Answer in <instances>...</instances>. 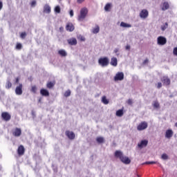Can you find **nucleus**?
Instances as JSON below:
<instances>
[{"label": "nucleus", "mask_w": 177, "mask_h": 177, "mask_svg": "<svg viewBox=\"0 0 177 177\" xmlns=\"http://www.w3.org/2000/svg\"><path fill=\"white\" fill-rule=\"evenodd\" d=\"M26 37H27V33H26V32H23L21 33L20 37L22 39H24V38H26Z\"/></svg>", "instance_id": "36"}, {"label": "nucleus", "mask_w": 177, "mask_h": 177, "mask_svg": "<svg viewBox=\"0 0 177 177\" xmlns=\"http://www.w3.org/2000/svg\"><path fill=\"white\" fill-rule=\"evenodd\" d=\"M24 153H26V149L24 146L19 145L17 149V153L19 156H24Z\"/></svg>", "instance_id": "14"}, {"label": "nucleus", "mask_w": 177, "mask_h": 177, "mask_svg": "<svg viewBox=\"0 0 177 177\" xmlns=\"http://www.w3.org/2000/svg\"><path fill=\"white\" fill-rule=\"evenodd\" d=\"M55 85H56V81L54 80L53 82H48L46 84V88H48V89H52V88H53Z\"/></svg>", "instance_id": "19"}, {"label": "nucleus", "mask_w": 177, "mask_h": 177, "mask_svg": "<svg viewBox=\"0 0 177 177\" xmlns=\"http://www.w3.org/2000/svg\"><path fill=\"white\" fill-rule=\"evenodd\" d=\"M50 12H52L50 6L48 4H45L43 9V13H46L47 15H49Z\"/></svg>", "instance_id": "15"}, {"label": "nucleus", "mask_w": 177, "mask_h": 177, "mask_svg": "<svg viewBox=\"0 0 177 177\" xmlns=\"http://www.w3.org/2000/svg\"><path fill=\"white\" fill-rule=\"evenodd\" d=\"M149 144V141L147 140H142L140 143L138 144V147L140 149H143V147H146Z\"/></svg>", "instance_id": "16"}, {"label": "nucleus", "mask_w": 177, "mask_h": 177, "mask_svg": "<svg viewBox=\"0 0 177 177\" xmlns=\"http://www.w3.org/2000/svg\"><path fill=\"white\" fill-rule=\"evenodd\" d=\"M109 62H110V59H109V57H100L98 59V63L100 66H102V67H106L109 66Z\"/></svg>", "instance_id": "3"}, {"label": "nucleus", "mask_w": 177, "mask_h": 177, "mask_svg": "<svg viewBox=\"0 0 177 177\" xmlns=\"http://www.w3.org/2000/svg\"><path fill=\"white\" fill-rule=\"evenodd\" d=\"M37 86H32V87H31V92H32V93H37Z\"/></svg>", "instance_id": "35"}, {"label": "nucleus", "mask_w": 177, "mask_h": 177, "mask_svg": "<svg viewBox=\"0 0 177 177\" xmlns=\"http://www.w3.org/2000/svg\"><path fill=\"white\" fill-rule=\"evenodd\" d=\"M169 9V3L168 2H164L162 3V10H168Z\"/></svg>", "instance_id": "22"}, {"label": "nucleus", "mask_w": 177, "mask_h": 177, "mask_svg": "<svg viewBox=\"0 0 177 177\" xmlns=\"http://www.w3.org/2000/svg\"><path fill=\"white\" fill-rule=\"evenodd\" d=\"M175 127H177V122H176V123H175Z\"/></svg>", "instance_id": "54"}, {"label": "nucleus", "mask_w": 177, "mask_h": 177, "mask_svg": "<svg viewBox=\"0 0 177 177\" xmlns=\"http://www.w3.org/2000/svg\"><path fill=\"white\" fill-rule=\"evenodd\" d=\"M41 99L39 98V103H41Z\"/></svg>", "instance_id": "53"}, {"label": "nucleus", "mask_w": 177, "mask_h": 177, "mask_svg": "<svg viewBox=\"0 0 177 177\" xmlns=\"http://www.w3.org/2000/svg\"><path fill=\"white\" fill-rule=\"evenodd\" d=\"M66 31H68L69 32H73V31H74V30H75V27L74 26L73 23L68 22L66 24Z\"/></svg>", "instance_id": "7"}, {"label": "nucleus", "mask_w": 177, "mask_h": 177, "mask_svg": "<svg viewBox=\"0 0 177 177\" xmlns=\"http://www.w3.org/2000/svg\"><path fill=\"white\" fill-rule=\"evenodd\" d=\"M173 53L175 56H177V47L174 48Z\"/></svg>", "instance_id": "43"}, {"label": "nucleus", "mask_w": 177, "mask_h": 177, "mask_svg": "<svg viewBox=\"0 0 177 177\" xmlns=\"http://www.w3.org/2000/svg\"><path fill=\"white\" fill-rule=\"evenodd\" d=\"M85 0H77V3H82Z\"/></svg>", "instance_id": "51"}, {"label": "nucleus", "mask_w": 177, "mask_h": 177, "mask_svg": "<svg viewBox=\"0 0 177 177\" xmlns=\"http://www.w3.org/2000/svg\"><path fill=\"white\" fill-rule=\"evenodd\" d=\"M116 115L117 117H122L124 115V110L119 109L116 111Z\"/></svg>", "instance_id": "26"}, {"label": "nucleus", "mask_w": 177, "mask_h": 177, "mask_svg": "<svg viewBox=\"0 0 177 177\" xmlns=\"http://www.w3.org/2000/svg\"><path fill=\"white\" fill-rule=\"evenodd\" d=\"M162 83H161V82H158V84H156V88H158V89H160V88H162Z\"/></svg>", "instance_id": "41"}, {"label": "nucleus", "mask_w": 177, "mask_h": 177, "mask_svg": "<svg viewBox=\"0 0 177 177\" xmlns=\"http://www.w3.org/2000/svg\"><path fill=\"white\" fill-rule=\"evenodd\" d=\"M65 135L70 139L71 140H74L75 139V133L73 131H70L68 130L66 131Z\"/></svg>", "instance_id": "10"}, {"label": "nucleus", "mask_w": 177, "mask_h": 177, "mask_svg": "<svg viewBox=\"0 0 177 177\" xmlns=\"http://www.w3.org/2000/svg\"><path fill=\"white\" fill-rule=\"evenodd\" d=\"M1 118L4 121H10V119L12 118V116L8 112H3L1 113Z\"/></svg>", "instance_id": "9"}, {"label": "nucleus", "mask_w": 177, "mask_h": 177, "mask_svg": "<svg viewBox=\"0 0 177 177\" xmlns=\"http://www.w3.org/2000/svg\"><path fill=\"white\" fill-rule=\"evenodd\" d=\"M71 91L70 90H67L65 93H64V96L65 97H68V96H71Z\"/></svg>", "instance_id": "33"}, {"label": "nucleus", "mask_w": 177, "mask_h": 177, "mask_svg": "<svg viewBox=\"0 0 177 177\" xmlns=\"http://www.w3.org/2000/svg\"><path fill=\"white\" fill-rule=\"evenodd\" d=\"M111 9V3H108L104 6V10L105 12H110V10Z\"/></svg>", "instance_id": "25"}, {"label": "nucleus", "mask_w": 177, "mask_h": 177, "mask_svg": "<svg viewBox=\"0 0 177 177\" xmlns=\"http://www.w3.org/2000/svg\"><path fill=\"white\" fill-rule=\"evenodd\" d=\"M79 39H80V41H84L85 37L84 36H80Z\"/></svg>", "instance_id": "44"}, {"label": "nucleus", "mask_w": 177, "mask_h": 177, "mask_svg": "<svg viewBox=\"0 0 177 177\" xmlns=\"http://www.w3.org/2000/svg\"><path fill=\"white\" fill-rule=\"evenodd\" d=\"M118 52H119L118 48H115L114 53H118Z\"/></svg>", "instance_id": "52"}, {"label": "nucleus", "mask_w": 177, "mask_h": 177, "mask_svg": "<svg viewBox=\"0 0 177 177\" xmlns=\"http://www.w3.org/2000/svg\"><path fill=\"white\" fill-rule=\"evenodd\" d=\"M102 102L104 104H109V100H107V97L105 95L102 96Z\"/></svg>", "instance_id": "28"}, {"label": "nucleus", "mask_w": 177, "mask_h": 177, "mask_svg": "<svg viewBox=\"0 0 177 177\" xmlns=\"http://www.w3.org/2000/svg\"><path fill=\"white\" fill-rule=\"evenodd\" d=\"M12 135L13 136H15V138H19V136H21V129L20 128H15L14 130H12Z\"/></svg>", "instance_id": "11"}, {"label": "nucleus", "mask_w": 177, "mask_h": 177, "mask_svg": "<svg viewBox=\"0 0 177 177\" xmlns=\"http://www.w3.org/2000/svg\"><path fill=\"white\" fill-rule=\"evenodd\" d=\"M115 81H122L124 80V73L118 72L114 77Z\"/></svg>", "instance_id": "12"}, {"label": "nucleus", "mask_w": 177, "mask_h": 177, "mask_svg": "<svg viewBox=\"0 0 177 177\" xmlns=\"http://www.w3.org/2000/svg\"><path fill=\"white\" fill-rule=\"evenodd\" d=\"M99 31H100V28L99 27V26H97L95 28H94L93 29V34H97V32H99Z\"/></svg>", "instance_id": "30"}, {"label": "nucleus", "mask_w": 177, "mask_h": 177, "mask_svg": "<svg viewBox=\"0 0 177 177\" xmlns=\"http://www.w3.org/2000/svg\"><path fill=\"white\" fill-rule=\"evenodd\" d=\"M147 127H149V124H147V122H141L137 127L138 131H145V129H147Z\"/></svg>", "instance_id": "4"}, {"label": "nucleus", "mask_w": 177, "mask_h": 177, "mask_svg": "<svg viewBox=\"0 0 177 177\" xmlns=\"http://www.w3.org/2000/svg\"><path fill=\"white\" fill-rule=\"evenodd\" d=\"M69 15H70L71 17H73L74 16V10H70Z\"/></svg>", "instance_id": "42"}, {"label": "nucleus", "mask_w": 177, "mask_h": 177, "mask_svg": "<svg viewBox=\"0 0 177 177\" xmlns=\"http://www.w3.org/2000/svg\"><path fill=\"white\" fill-rule=\"evenodd\" d=\"M147 63H149V59H146L145 60H144L143 64H147Z\"/></svg>", "instance_id": "50"}, {"label": "nucleus", "mask_w": 177, "mask_h": 177, "mask_svg": "<svg viewBox=\"0 0 177 177\" xmlns=\"http://www.w3.org/2000/svg\"><path fill=\"white\" fill-rule=\"evenodd\" d=\"M158 45H165L167 44V38L162 36H159L157 39Z\"/></svg>", "instance_id": "6"}, {"label": "nucleus", "mask_w": 177, "mask_h": 177, "mask_svg": "<svg viewBox=\"0 0 177 177\" xmlns=\"http://www.w3.org/2000/svg\"><path fill=\"white\" fill-rule=\"evenodd\" d=\"M145 164L153 165V164H157V162H156V161H148V162H145Z\"/></svg>", "instance_id": "40"}, {"label": "nucleus", "mask_w": 177, "mask_h": 177, "mask_svg": "<svg viewBox=\"0 0 177 177\" xmlns=\"http://www.w3.org/2000/svg\"><path fill=\"white\" fill-rule=\"evenodd\" d=\"M6 88V89H10V88H12V82H10V81H7Z\"/></svg>", "instance_id": "31"}, {"label": "nucleus", "mask_w": 177, "mask_h": 177, "mask_svg": "<svg viewBox=\"0 0 177 177\" xmlns=\"http://www.w3.org/2000/svg\"><path fill=\"white\" fill-rule=\"evenodd\" d=\"M88 8H82L80 10V15L77 16L78 21H84L86 18V16H88Z\"/></svg>", "instance_id": "2"}, {"label": "nucleus", "mask_w": 177, "mask_h": 177, "mask_svg": "<svg viewBox=\"0 0 177 177\" xmlns=\"http://www.w3.org/2000/svg\"><path fill=\"white\" fill-rule=\"evenodd\" d=\"M23 48V46L21 45V44L20 43H17L16 45V49H18L19 50H20V49H21Z\"/></svg>", "instance_id": "37"}, {"label": "nucleus", "mask_w": 177, "mask_h": 177, "mask_svg": "<svg viewBox=\"0 0 177 177\" xmlns=\"http://www.w3.org/2000/svg\"><path fill=\"white\" fill-rule=\"evenodd\" d=\"M2 8H3V3L0 1V10H2Z\"/></svg>", "instance_id": "47"}, {"label": "nucleus", "mask_w": 177, "mask_h": 177, "mask_svg": "<svg viewBox=\"0 0 177 177\" xmlns=\"http://www.w3.org/2000/svg\"><path fill=\"white\" fill-rule=\"evenodd\" d=\"M58 55L62 56V57H66V56H67V53L64 50H59L58 51Z\"/></svg>", "instance_id": "23"}, {"label": "nucleus", "mask_w": 177, "mask_h": 177, "mask_svg": "<svg viewBox=\"0 0 177 177\" xmlns=\"http://www.w3.org/2000/svg\"><path fill=\"white\" fill-rule=\"evenodd\" d=\"M126 50H131V46L127 45L125 47Z\"/></svg>", "instance_id": "46"}, {"label": "nucleus", "mask_w": 177, "mask_h": 177, "mask_svg": "<svg viewBox=\"0 0 177 177\" xmlns=\"http://www.w3.org/2000/svg\"><path fill=\"white\" fill-rule=\"evenodd\" d=\"M54 12L55 13H60V12H62V9L60 8V6H57L55 7L54 8Z\"/></svg>", "instance_id": "29"}, {"label": "nucleus", "mask_w": 177, "mask_h": 177, "mask_svg": "<svg viewBox=\"0 0 177 177\" xmlns=\"http://www.w3.org/2000/svg\"><path fill=\"white\" fill-rule=\"evenodd\" d=\"M114 156L115 158H119L123 164H131V159L128 156H124L121 151H115Z\"/></svg>", "instance_id": "1"}, {"label": "nucleus", "mask_w": 177, "mask_h": 177, "mask_svg": "<svg viewBox=\"0 0 177 177\" xmlns=\"http://www.w3.org/2000/svg\"><path fill=\"white\" fill-rule=\"evenodd\" d=\"M160 81L162 82L163 85H166V86H168L171 85V80L168 78V76H163Z\"/></svg>", "instance_id": "5"}, {"label": "nucleus", "mask_w": 177, "mask_h": 177, "mask_svg": "<svg viewBox=\"0 0 177 177\" xmlns=\"http://www.w3.org/2000/svg\"><path fill=\"white\" fill-rule=\"evenodd\" d=\"M36 5H37V1H35V0H33V1L30 3V6H32V8H34Z\"/></svg>", "instance_id": "39"}, {"label": "nucleus", "mask_w": 177, "mask_h": 177, "mask_svg": "<svg viewBox=\"0 0 177 177\" xmlns=\"http://www.w3.org/2000/svg\"><path fill=\"white\" fill-rule=\"evenodd\" d=\"M161 158L162 160H168V155H167V153H163L161 156Z\"/></svg>", "instance_id": "38"}, {"label": "nucleus", "mask_w": 177, "mask_h": 177, "mask_svg": "<svg viewBox=\"0 0 177 177\" xmlns=\"http://www.w3.org/2000/svg\"><path fill=\"white\" fill-rule=\"evenodd\" d=\"M168 28V23H165L164 26H161L162 31H165Z\"/></svg>", "instance_id": "34"}, {"label": "nucleus", "mask_w": 177, "mask_h": 177, "mask_svg": "<svg viewBox=\"0 0 177 177\" xmlns=\"http://www.w3.org/2000/svg\"><path fill=\"white\" fill-rule=\"evenodd\" d=\"M120 27H124V28H130L131 27H132V25L129 24H127L125 22H121Z\"/></svg>", "instance_id": "24"}, {"label": "nucleus", "mask_w": 177, "mask_h": 177, "mask_svg": "<svg viewBox=\"0 0 177 177\" xmlns=\"http://www.w3.org/2000/svg\"><path fill=\"white\" fill-rule=\"evenodd\" d=\"M40 93L42 96H49V91L45 88H41L40 90Z\"/></svg>", "instance_id": "20"}, {"label": "nucleus", "mask_w": 177, "mask_h": 177, "mask_svg": "<svg viewBox=\"0 0 177 177\" xmlns=\"http://www.w3.org/2000/svg\"><path fill=\"white\" fill-rule=\"evenodd\" d=\"M15 93L18 95H23V84H19L15 88Z\"/></svg>", "instance_id": "8"}, {"label": "nucleus", "mask_w": 177, "mask_h": 177, "mask_svg": "<svg viewBox=\"0 0 177 177\" xmlns=\"http://www.w3.org/2000/svg\"><path fill=\"white\" fill-rule=\"evenodd\" d=\"M174 136V131L171 129H168L165 132V138L167 139H171Z\"/></svg>", "instance_id": "17"}, {"label": "nucleus", "mask_w": 177, "mask_h": 177, "mask_svg": "<svg viewBox=\"0 0 177 177\" xmlns=\"http://www.w3.org/2000/svg\"><path fill=\"white\" fill-rule=\"evenodd\" d=\"M19 81H20V78L19 77L15 78V84H19Z\"/></svg>", "instance_id": "48"}, {"label": "nucleus", "mask_w": 177, "mask_h": 177, "mask_svg": "<svg viewBox=\"0 0 177 177\" xmlns=\"http://www.w3.org/2000/svg\"><path fill=\"white\" fill-rule=\"evenodd\" d=\"M111 66H113L114 67H117L118 60L115 57H113L111 58Z\"/></svg>", "instance_id": "21"}, {"label": "nucleus", "mask_w": 177, "mask_h": 177, "mask_svg": "<svg viewBox=\"0 0 177 177\" xmlns=\"http://www.w3.org/2000/svg\"><path fill=\"white\" fill-rule=\"evenodd\" d=\"M149 17V11L147 10L144 9L140 12V17L141 19H147Z\"/></svg>", "instance_id": "13"}, {"label": "nucleus", "mask_w": 177, "mask_h": 177, "mask_svg": "<svg viewBox=\"0 0 177 177\" xmlns=\"http://www.w3.org/2000/svg\"><path fill=\"white\" fill-rule=\"evenodd\" d=\"M59 31H60V32H63L64 31V28H63V26H61L59 28Z\"/></svg>", "instance_id": "49"}, {"label": "nucleus", "mask_w": 177, "mask_h": 177, "mask_svg": "<svg viewBox=\"0 0 177 177\" xmlns=\"http://www.w3.org/2000/svg\"><path fill=\"white\" fill-rule=\"evenodd\" d=\"M133 103V101H132V100L131 99H129L128 100H127V104H132Z\"/></svg>", "instance_id": "45"}, {"label": "nucleus", "mask_w": 177, "mask_h": 177, "mask_svg": "<svg viewBox=\"0 0 177 177\" xmlns=\"http://www.w3.org/2000/svg\"><path fill=\"white\" fill-rule=\"evenodd\" d=\"M153 106L154 109H160V103H158V101L153 102Z\"/></svg>", "instance_id": "32"}, {"label": "nucleus", "mask_w": 177, "mask_h": 177, "mask_svg": "<svg viewBox=\"0 0 177 177\" xmlns=\"http://www.w3.org/2000/svg\"><path fill=\"white\" fill-rule=\"evenodd\" d=\"M67 42L69 45H71V46H75L77 44V39H75V37L68 39Z\"/></svg>", "instance_id": "18"}, {"label": "nucleus", "mask_w": 177, "mask_h": 177, "mask_svg": "<svg viewBox=\"0 0 177 177\" xmlns=\"http://www.w3.org/2000/svg\"><path fill=\"white\" fill-rule=\"evenodd\" d=\"M96 142L97 143H104V138H103V137H97Z\"/></svg>", "instance_id": "27"}]
</instances>
